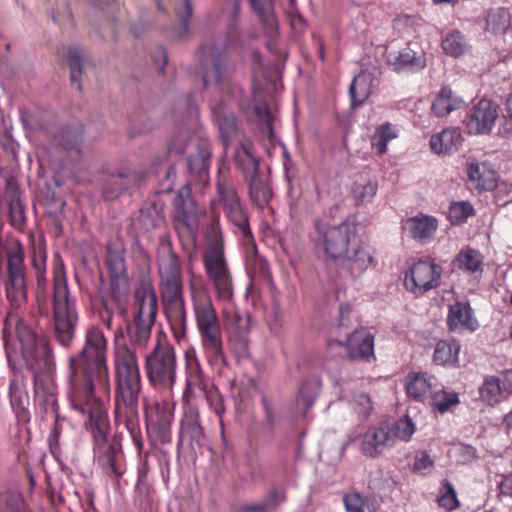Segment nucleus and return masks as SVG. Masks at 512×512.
I'll return each mask as SVG.
<instances>
[{"label":"nucleus","instance_id":"nucleus-1","mask_svg":"<svg viewBox=\"0 0 512 512\" xmlns=\"http://www.w3.org/2000/svg\"><path fill=\"white\" fill-rule=\"evenodd\" d=\"M106 351L104 332L92 325L86 330L83 347L68 358V398L73 410L87 416L85 428L91 435L94 463L111 431L108 413L95 396L96 388H109Z\"/></svg>","mask_w":512,"mask_h":512},{"label":"nucleus","instance_id":"nucleus-2","mask_svg":"<svg viewBox=\"0 0 512 512\" xmlns=\"http://www.w3.org/2000/svg\"><path fill=\"white\" fill-rule=\"evenodd\" d=\"M2 337L7 363L13 374H21L23 378L26 370L32 377L41 419L59 414L56 395L44 387V379L51 378L56 370L49 340L39 335L24 319H17L13 331L9 321L5 320Z\"/></svg>","mask_w":512,"mask_h":512},{"label":"nucleus","instance_id":"nucleus-3","mask_svg":"<svg viewBox=\"0 0 512 512\" xmlns=\"http://www.w3.org/2000/svg\"><path fill=\"white\" fill-rule=\"evenodd\" d=\"M142 390L137 357L125 352L115 357L114 418L115 425L123 426L138 449L144 448L139 426V399Z\"/></svg>","mask_w":512,"mask_h":512},{"label":"nucleus","instance_id":"nucleus-4","mask_svg":"<svg viewBox=\"0 0 512 512\" xmlns=\"http://www.w3.org/2000/svg\"><path fill=\"white\" fill-rule=\"evenodd\" d=\"M241 11L240 0L233 2L227 35L215 38L211 42L202 43L200 50V76L205 88L214 85L220 92L229 93L232 89V78L236 71V62L232 59L230 48L239 38L237 21Z\"/></svg>","mask_w":512,"mask_h":512},{"label":"nucleus","instance_id":"nucleus-5","mask_svg":"<svg viewBox=\"0 0 512 512\" xmlns=\"http://www.w3.org/2000/svg\"><path fill=\"white\" fill-rule=\"evenodd\" d=\"M161 249L166 252V255L158 263L159 290L173 336L180 341L186 337L187 332V312L180 257L174 251L170 239L162 242Z\"/></svg>","mask_w":512,"mask_h":512},{"label":"nucleus","instance_id":"nucleus-6","mask_svg":"<svg viewBox=\"0 0 512 512\" xmlns=\"http://www.w3.org/2000/svg\"><path fill=\"white\" fill-rule=\"evenodd\" d=\"M193 312L207 363L214 369L228 366L224 352L220 319L214 304L205 294L192 295Z\"/></svg>","mask_w":512,"mask_h":512},{"label":"nucleus","instance_id":"nucleus-7","mask_svg":"<svg viewBox=\"0 0 512 512\" xmlns=\"http://www.w3.org/2000/svg\"><path fill=\"white\" fill-rule=\"evenodd\" d=\"M158 312V299L155 288L150 281L141 280L133 293V320L127 326V333L132 343L145 347L151 337Z\"/></svg>","mask_w":512,"mask_h":512},{"label":"nucleus","instance_id":"nucleus-8","mask_svg":"<svg viewBox=\"0 0 512 512\" xmlns=\"http://www.w3.org/2000/svg\"><path fill=\"white\" fill-rule=\"evenodd\" d=\"M5 256L3 285L6 298L15 307H20L28 301L27 267L21 242L18 241L15 248L6 251L3 238H0V277H3Z\"/></svg>","mask_w":512,"mask_h":512},{"label":"nucleus","instance_id":"nucleus-9","mask_svg":"<svg viewBox=\"0 0 512 512\" xmlns=\"http://www.w3.org/2000/svg\"><path fill=\"white\" fill-rule=\"evenodd\" d=\"M314 227L315 247L323 253L325 261L339 264L348 253L351 243L357 240L358 225L352 221L345 220L337 225H329L317 220Z\"/></svg>","mask_w":512,"mask_h":512},{"label":"nucleus","instance_id":"nucleus-10","mask_svg":"<svg viewBox=\"0 0 512 512\" xmlns=\"http://www.w3.org/2000/svg\"><path fill=\"white\" fill-rule=\"evenodd\" d=\"M203 266L208 281L212 285L217 301L231 303L234 299V284L229 269L223 241L215 240L209 244L203 255Z\"/></svg>","mask_w":512,"mask_h":512},{"label":"nucleus","instance_id":"nucleus-11","mask_svg":"<svg viewBox=\"0 0 512 512\" xmlns=\"http://www.w3.org/2000/svg\"><path fill=\"white\" fill-rule=\"evenodd\" d=\"M52 314L55 338L61 346L67 348L75 338L79 315L76 299L70 296L66 281L54 287Z\"/></svg>","mask_w":512,"mask_h":512},{"label":"nucleus","instance_id":"nucleus-12","mask_svg":"<svg viewBox=\"0 0 512 512\" xmlns=\"http://www.w3.org/2000/svg\"><path fill=\"white\" fill-rule=\"evenodd\" d=\"M176 353L169 345L157 343L146 356V375L151 385L156 388H171L176 380Z\"/></svg>","mask_w":512,"mask_h":512},{"label":"nucleus","instance_id":"nucleus-13","mask_svg":"<svg viewBox=\"0 0 512 512\" xmlns=\"http://www.w3.org/2000/svg\"><path fill=\"white\" fill-rule=\"evenodd\" d=\"M182 408L177 448L185 447L195 454L202 453V449L207 445V438L201 425L199 409L191 401H182Z\"/></svg>","mask_w":512,"mask_h":512},{"label":"nucleus","instance_id":"nucleus-14","mask_svg":"<svg viewBox=\"0 0 512 512\" xmlns=\"http://www.w3.org/2000/svg\"><path fill=\"white\" fill-rule=\"evenodd\" d=\"M442 267L430 259L415 262L405 275V286L415 295L437 288L440 285Z\"/></svg>","mask_w":512,"mask_h":512},{"label":"nucleus","instance_id":"nucleus-15","mask_svg":"<svg viewBox=\"0 0 512 512\" xmlns=\"http://www.w3.org/2000/svg\"><path fill=\"white\" fill-rule=\"evenodd\" d=\"M123 440L121 431H115L111 437L109 435L96 461L97 466L111 478L120 479L126 471Z\"/></svg>","mask_w":512,"mask_h":512},{"label":"nucleus","instance_id":"nucleus-16","mask_svg":"<svg viewBox=\"0 0 512 512\" xmlns=\"http://www.w3.org/2000/svg\"><path fill=\"white\" fill-rule=\"evenodd\" d=\"M388 68L397 73H419L427 67L426 53L418 43L409 42L398 51H390L385 56Z\"/></svg>","mask_w":512,"mask_h":512},{"label":"nucleus","instance_id":"nucleus-17","mask_svg":"<svg viewBox=\"0 0 512 512\" xmlns=\"http://www.w3.org/2000/svg\"><path fill=\"white\" fill-rule=\"evenodd\" d=\"M335 343L345 349L348 359L373 363L376 361L375 337L366 329H356L344 341L330 340L329 345Z\"/></svg>","mask_w":512,"mask_h":512},{"label":"nucleus","instance_id":"nucleus-18","mask_svg":"<svg viewBox=\"0 0 512 512\" xmlns=\"http://www.w3.org/2000/svg\"><path fill=\"white\" fill-rule=\"evenodd\" d=\"M102 196L105 201L117 199L124 191L136 187L142 180L141 173L129 167L115 170L103 169Z\"/></svg>","mask_w":512,"mask_h":512},{"label":"nucleus","instance_id":"nucleus-19","mask_svg":"<svg viewBox=\"0 0 512 512\" xmlns=\"http://www.w3.org/2000/svg\"><path fill=\"white\" fill-rule=\"evenodd\" d=\"M498 118V105L487 98L480 99L468 112L465 124L471 135L491 133Z\"/></svg>","mask_w":512,"mask_h":512},{"label":"nucleus","instance_id":"nucleus-20","mask_svg":"<svg viewBox=\"0 0 512 512\" xmlns=\"http://www.w3.org/2000/svg\"><path fill=\"white\" fill-rule=\"evenodd\" d=\"M392 431L388 421H380L370 425L361 437V453L368 458H377L386 449L392 448L395 444L392 440Z\"/></svg>","mask_w":512,"mask_h":512},{"label":"nucleus","instance_id":"nucleus-21","mask_svg":"<svg viewBox=\"0 0 512 512\" xmlns=\"http://www.w3.org/2000/svg\"><path fill=\"white\" fill-rule=\"evenodd\" d=\"M374 249L364 241L359 234L357 240L351 243L348 253L340 260L352 277H360L374 261Z\"/></svg>","mask_w":512,"mask_h":512},{"label":"nucleus","instance_id":"nucleus-22","mask_svg":"<svg viewBox=\"0 0 512 512\" xmlns=\"http://www.w3.org/2000/svg\"><path fill=\"white\" fill-rule=\"evenodd\" d=\"M224 214L232 225L233 233L245 244L255 245V238L250 226V212L242 202L230 208H226Z\"/></svg>","mask_w":512,"mask_h":512},{"label":"nucleus","instance_id":"nucleus-23","mask_svg":"<svg viewBox=\"0 0 512 512\" xmlns=\"http://www.w3.org/2000/svg\"><path fill=\"white\" fill-rule=\"evenodd\" d=\"M447 326L450 331L464 329L474 332L478 329L479 323L468 301H456L454 304L449 305Z\"/></svg>","mask_w":512,"mask_h":512},{"label":"nucleus","instance_id":"nucleus-24","mask_svg":"<svg viewBox=\"0 0 512 512\" xmlns=\"http://www.w3.org/2000/svg\"><path fill=\"white\" fill-rule=\"evenodd\" d=\"M285 500V492L272 487L259 501L231 504L229 512H277Z\"/></svg>","mask_w":512,"mask_h":512},{"label":"nucleus","instance_id":"nucleus-25","mask_svg":"<svg viewBox=\"0 0 512 512\" xmlns=\"http://www.w3.org/2000/svg\"><path fill=\"white\" fill-rule=\"evenodd\" d=\"M405 390L407 396L416 401L423 402L428 392L430 395L437 386L434 375L423 371H410L405 377Z\"/></svg>","mask_w":512,"mask_h":512},{"label":"nucleus","instance_id":"nucleus-26","mask_svg":"<svg viewBox=\"0 0 512 512\" xmlns=\"http://www.w3.org/2000/svg\"><path fill=\"white\" fill-rule=\"evenodd\" d=\"M437 220L434 216L421 215L408 218L402 224V229L413 240L426 244L430 242L437 230Z\"/></svg>","mask_w":512,"mask_h":512},{"label":"nucleus","instance_id":"nucleus-27","mask_svg":"<svg viewBox=\"0 0 512 512\" xmlns=\"http://www.w3.org/2000/svg\"><path fill=\"white\" fill-rule=\"evenodd\" d=\"M21 374H14V378L10 379L8 387V396L13 413L19 424L25 425L30 422L31 415L28 409L29 396L27 391L17 379Z\"/></svg>","mask_w":512,"mask_h":512},{"label":"nucleus","instance_id":"nucleus-28","mask_svg":"<svg viewBox=\"0 0 512 512\" xmlns=\"http://www.w3.org/2000/svg\"><path fill=\"white\" fill-rule=\"evenodd\" d=\"M186 383L183 390L182 401H191L194 389L205 390L206 382L204 372L194 350L186 351Z\"/></svg>","mask_w":512,"mask_h":512},{"label":"nucleus","instance_id":"nucleus-29","mask_svg":"<svg viewBox=\"0 0 512 512\" xmlns=\"http://www.w3.org/2000/svg\"><path fill=\"white\" fill-rule=\"evenodd\" d=\"M84 126L79 123H69L62 126L57 133L51 135L50 143L66 151L81 152Z\"/></svg>","mask_w":512,"mask_h":512},{"label":"nucleus","instance_id":"nucleus-30","mask_svg":"<svg viewBox=\"0 0 512 512\" xmlns=\"http://www.w3.org/2000/svg\"><path fill=\"white\" fill-rule=\"evenodd\" d=\"M464 105L463 99L450 87L442 86L433 99L431 110L436 117L442 118L455 110L461 109Z\"/></svg>","mask_w":512,"mask_h":512},{"label":"nucleus","instance_id":"nucleus-31","mask_svg":"<svg viewBox=\"0 0 512 512\" xmlns=\"http://www.w3.org/2000/svg\"><path fill=\"white\" fill-rule=\"evenodd\" d=\"M251 12L257 17L268 34L278 31L279 23L274 0H247Z\"/></svg>","mask_w":512,"mask_h":512},{"label":"nucleus","instance_id":"nucleus-32","mask_svg":"<svg viewBox=\"0 0 512 512\" xmlns=\"http://www.w3.org/2000/svg\"><path fill=\"white\" fill-rule=\"evenodd\" d=\"M4 198L7 202L8 218L11 226L16 229H21L26 223V215L19 188L8 182L4 192Z\"/></svg>","mask_w":512,"mask_h":512},{"label":"nucleus","instance_id":"nucleus-33","mask_svg":"<svg viewBox=\"0 0 512 512\" xmlns=\"http://www.w3.org/2000/svg\"><path fill=\"white\" fill-rule=\"evenodd\" d=\"M213 120L218 128L219 138L226 151L231 140L238 133L237 118L233 112L219 107L213 109Z\"/></svg>","mask_w":512,"mask_h":512},{"label":"nucleus","instance_id":"nucleus-34","mask_svg":"<svg viewBox=\"0 0 512 512\" xmlns=\"http://www.w3.org/2000/svg\"><path fill=\"white\" fill-rule=\"evenodd\" d=\"M463 137L458 128H446L430 138L431 151L438 155L450 154L462 143Z\"/></svg>","mask_w":512,"mask_h":512},{"label":"nucleus","instance_id":"nucleus-35","mask_svg":"<svg viewBox=\"0 0 512 512\" xmlns=\"http://www.w3.org/2000/svg\"><path fill=\"white\" fill-rule=\"evenodd\" d=\"M211 150L206 143H199L195 153L187 157L189 173L202 181L208 176L211 163Z\"/></svg>","mask_w":512,"mask_h":512},{"label":"nucleus","instance_id":"nucleus-36","mask_svg":"<svg viewBox=\"0 0 512 512\" xmlns=\"http://www.w3.org/2000/svg\"><path fill=\"white\" fill-rule=\"evenodd\" d=\"M248 184L249 197L251 202L263 209L272 198V190L264 179L262 172L245 179Z\"/></svg>","mask_w":512,"mask_h":512},{"label":"nucleus","instance_id":"nucleus-37","mask_svg":"<svg viewBox=\"0 0 512 512\" xmlns=\"http://www.w3.org/2000/svg\"><path fill=\"white\" fill-rule=\"evenodd\" d=\"M346 512H377L378 503L374 495L352 490L343 496Z\"/></svg>","mask_w":512,"mask_h":512},{"label":"nucleus","instance_id":"nucleus-38","mask_svg":"<svg viewBox=\"0 0 512 512\" xmlns=\"http://www.w3.org/2000/svg\"><path fill=\"white\" fill-rule=\"evenodd\" d=\"M234 163L235 167L243 173L244 179L257 175L261 172L259 159L255 157L252 154L251 149L243 143H240L236 148Z\"/></svg>","mask_w":512,"mask_h":512},{"label":"nucleus","instance_id":"nucleus-39","mask_svg":"<svg viewBox=\"0 0 512 512\" xmlns=\"http://www.w3.org/2000/svg\"><path fill=\"white\" fill-rule=\"evenodd\" d=\"M460 348V343L455 339L438 341L433 353L434 363L443 366L456 364L458 362Z\"/></svg>","mask_w":512,"mask_h":512},{"label":"nucleus","instance_id":"nucleus-40","mask_svg":"<svg viewBox=\"0 0 512 512\" xmlns=\"http://www.w3.org/2000/svg\"><path fill=\"white\" fill-rule=\"evenodd\" d=\"M460 404L459 394L455 391H448L444 388L436 390L431 394V410L435 413L444 415L453 410Z\"/></svg>","mask_w":512,"mask_h":512},{"label":"nucleus","instance_id":"nucleus-41","mask_svg":"<svg viewBox=\"0 0 512 512\" xmlns=\"http://www.w3.org/2000/svg\"><path fill=\"white\" fill-rule=\"evenodd\" d=\"M138 452V464H137V479L134 487V492L137 497H148L151 491V485L148 480L150 472V466L148 458L151 455L149 451L143 452V448L140 450L135 446Z\"/></svg>","mask_w":512,"mask_h":512},{"label":"nucleus","instance_id":"nucleus-42","mask_svg":"<svg viewBox=\"0 0 512 512\" xmlns=\"http://www.w3.org/2000/svg\"><path fill=\"white\" fill-rule=\"evenodd\" d=\"M216 194L223 210L242 203L230 177L219 175L216 181Z\"/></svg>","mask_w":512,"mask_h":512},{"label":"nucleus","instance_id":"nucleus-43","mask_svg":"<svg viewBox=\"0 0 512 512\" xmlns=\"http://www.w3.org/2000/svg\"><path fill=\"white\" fill-rule=\"evenodd\" d=\"M485 30L494 35L504 34L511 24V15L507 8L490 9L486 15Z\"/></svg>","mask_w":512,"mask_h":512},{"label":"nucleus","instance_id":"nucleus-44","mask_svg":"<svg viewBox=\"0 0 512 512\" xmlns=\"http://www.w3.org/2000/svg\"><path fill=\"white\" fill-rule=\"evenodd\" d=\"M502 392H504L502 380L501 377L497 376H485L483 383L479 387L481 401L489 406L500 403Z\"/></svg>","mask_w":512,"mask_h":512},{"label":"nucleus","instance_id":"nucleus-45","mask_svg":"<svg viewBox=\"0 0 512 512\" xmlns=\"http://www.w3.org/2000/svg\"><path fill=\"white\" fill-rule=\"evenodd\" d=\"M454 265L459 270L475 273L482 271L483 257L478 250L467 246L457 254Z\"/></svg>","mask_w":512,"mask_h":512},{"label":"nucleus","instance_id":"nucleus-46","mask_svg":"<svg viewBox=\"0 0 512 512\" xmlns=\"http://www.w3.org/2000/svg\"><path fill=\"white\" fill-rule=\"evenodd\" d=\"M154 112L144 111L142 109L135 110L129 116L130 129L129 134L131 137H136L153 130L155 122L152 119Z\"/></svg>","mask_w":512,"mask_h":512},{"label":"nucleus","instance_id":"nucleus-47","mask_svg":"<svg viewBox=\"0 0 512 512\" xmlns=\"http://www.w3.org/2000/svg\"><path fill=\"white\" fill-rule=\"evenodd\" d=\"M70 422L67 417L61 415V413L53 416V425L47 437L49 451L51 455L58 460L61 454L60 439L66 426H69Z\"/></svg>","mask_w":512,"mask_h":512},{"label":"nucleus","instance_id":"nucleus-48","mask_svg":"<svg viewBox=\"0 0 512 512\" xmlns=\"http://www.w3.org/2000/svg\"><path fill=\"white\" fill-rule=\"evenodd\" d=\"M397 136L394 126L390 122H385L376 127L371 137L372 148L378 155H383L387 152L388 143Z\"/></svg>","mask_w":512,"mask_h":512},{"label":"nucleus","instance_id":"nucleus-49","mask_svg":"<svg viewBox=\"0 0 512 512\" xmlns=\"http://www.w3.org/2000/svg\"><path fill=\"white\" fill-rule=\"evenodd\" d=\"M20 121L24 129L38 132H47L51 126L48 113L42 110H34L28 113L20 111Z\"/></svg>","mask_w":512,"mask_h":512},{"label":"nucleus","instance_id":"nucleus-50","mask_svg":"<svg viewBox=\"0 0 512 512\" xmlns=\"http://www.w3.org/2000/svg\"><path fill=\"white\" fill-rule=\"evenodd\" d=\"M109 294L111 300L117 305L121 314L127 313L123 299L128 295V278L109 277Z\"/></svg>","mask_w":512,"mask_h":512},{"label":"nucleus","instance_id":"nucleus-51","mask_svg":"<svg viewBox=\"0 0 512 512\" xmlns=\"http://www.w3.org/2000/svg\"><path fill=\"white\" fill-rule=\"evenodd\" d=\"M377 190L378 185L376 182H355L351 187V196L355 205L360 206L371 203L377 193Z\"/></svg>","mask_w":512,"mask_h":512},{"label":"nucleus","instance_id":"nucleus-52","mask_svg":"<svg viewBox=\"0 0 512 512\" xmlns=\"http://www.w3.org/2000/svg\"><path fill=\"white\" fill-rule=\"evenodd\" d=\"M68 66L70 69V81L72 85H76L78 90L82 89V50L77 46L68 48Z\"/></svg>","mask_w":512,"mask_h":512},{"label":"nucleus","instance_id":"nucleus-53","mask_svg":"<svg viewBox=\"0 0 512 512\" xmlns=\"http://www.w3.org/2000/svg\"><path fill=\"white\" fill-rule=\"evenodd\" d=\"M109 277L128 278L127 266L124 253L116 250H109L105 260Z\"/></svg>","mask_w":512,"mask_h":512},{"label":"nucleus","instance_id":"nucleus-54","mask_svg":"<svg viewBox=\"0 0 512 512\" xmlns=\"http://www.w3.org/2000/svg\"><path fill=\"white\" fill-rule=\"evenodd\" d=\"M442 49L446 55L459 57L465 51L464 36L460 31L454 30L442 39Z\"/></svg>","mask_w":512,"mask_h":512},{"label":"nucleus","instance_id":"nucleus-55","mask_svg":"<svg viewBox=\"0 0 512 512\" xmlns=\"http://www.w3.org/2000/svg\"><path fill=\"white\" fill-rule=\"evenodd\" d=\"M392 431V440L395 443L397 439L401 441H409L415 432V424L413 420L407 415L399 418L398 420L390 423Z\"/></svg>","mask_w":512,"mask_h":512},{"label":"nucleus","instance_id":"nucleus-56","mask_svg":"<svg viewBox=\"0 0 512 512\" xmlns=\"http://www.w3.org/2000/svg\"><path fill=\"white\" fill-rule=\"evenodd\" d=\"M180 200L176 201V219L181 221L184 226L191 232H197L199 229V222L197 215L186 207L185 201L180 195Z\"/></svg>","mask_w":512,"mask_h":512},{"label":"nucleus","instance_id":"nucleus-57","mask_svg":"<svg viewBox=\"0 0 512 512\" xmlns=\"http://www.w3.org/2000/svg\"><path fill=\"white\" fill-rule=\"evenodd\" d=\"M441 485L445 491L438 497V505L447 511L457 509L460 506V502L454 486L447 479H444Z\"/></svg>","mask_w":512,"mask_h":512},{"label":"nucleus","instance_id":"nucleus-58","mask_svg":"<svg viewBox=\"0 0 512 512\" xmlns=\"http://www.w3.org/2000/svg\"><path fill=\"white\" fill-rule=\"evenodd\" d=\"M448 213L451 223H462L474 214V208L468 201L453 202Z\"/></svg>","mask_w":512,"mask_h":512},{"label":"nucleus","instance_id":"nucleus-59","mask_svg":"<svg viewBox=\"0 0 512 512\" xmlns=\"http://www.w3.org/2000/svg\"><path fill=\"white\" fill-rule=\"evenodd\" d=\"M150 427L156 432L159 440L162 443L170 441L171 436V415L164 413L163 416L157 418L155 421L151 420Z\"/></svg>","mask_w":512,"mask_h":512},{"label":"nucleus","instance_id":"nucleus-60","mask_svg":"<svg viewBox=\"0 0 512 512\" xmlns=\"http://www.w3.org/2000/svg\"><path fill=\"white\" fill-rule=\"evenodd\" d=\"M3 512H29L23 495L17 491H9L4 499Z\"/></svg>","mask_w":512,"mask_h":512},{"label":"nucleus","instance_id":"nucleus-61","mask_svg":"<svg viewBox=\"0 0 512 512\" xmlns=\"http://www.w3.org/2000/svg\"><path fill=\"white\" fill-rule=\"evenodd\" d=\"M193 13V8L190 0H182V5L175 9V14L181 22V27L178 32V37L182 38L189 32V22Z\"/></svg>","mask_w":512,"mask_h":512},{"label":"nucleus","instance_id":"nucleus-62","mask_svg":"<svg viewBox=\"0 0 512 512\" xmlns=\"http://www.w3.org/2000/svg\"><path fill=\"white\" fill-rule=\"evenodd\" d=\"M46 255L43 252L33 250L31 265L35 271L37 284L39 287L43 286L46 282Z\"/></svg>","mask_w":512,"mask_h":512},{"label":"nucleus","instance_id":"nucleus-63","mask_svg":"<svg viewBox=\"0 0 512 512\" xmlns=\"http://www.w3.org/2000/svg\"><path fill=\"white\" fill-rule=\"evenodd\" d=\"M354 404V409L358 416L363 420L368 419L373 409L369 394L365 392L356 394L354 396Z\"/></svg>","mask_w":512,"mask_h":512},{"label":"nucleus","instance_id":"nucleus-64","mask_svg":"<svg viewBox=\"0 0 512 512\" xmlns=\"http://www.w3.org/2000/svg\"><path fill=\"white\" fill-rule=\"evenodd\" d=\"M205 394V398L208 402L209 407L215 412V414L222 419L223 414L225 413V405L222 395L219 393L217 389L215 390H202Z\"/></svg>","mask_w":512,"mask_h":512}]
</instances>
